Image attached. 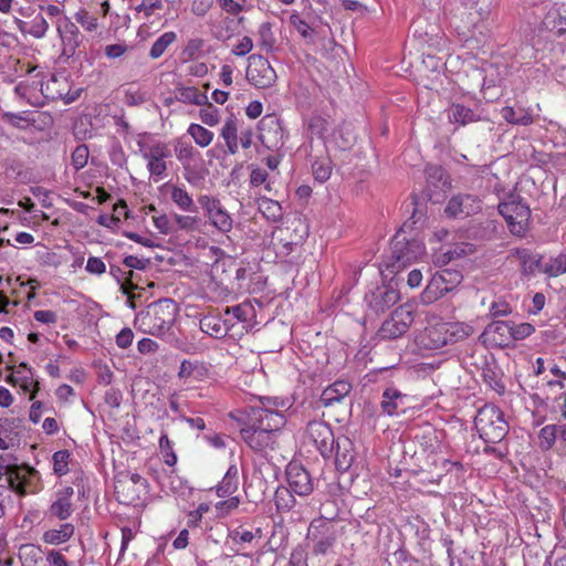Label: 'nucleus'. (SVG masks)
I'll use <instances>...</instances> for the list:
<instances>
[{"mask_svg": "<svg viewBox=\"0 0 566 566\" xmlns=\"http://www.w3.org/2000/svg\"><path fill=\"white\" fill-rule=\"evenodd\" d=\"M125 277V281L120 284V292L125 295H132L134 290L142 289L139 286L138 277L135 273L129 270Z\"/></svg>", "mask_w": 566, "mask_h": 566, "instance_id": "55", "label": "nucleus"}, {"mask_svg": "<svg viewBox=\"0 0 566 566\" xmlns=\"http://www.w3.org/2000/svg\"><path fill=\"white\" fill-rule=\"evenodd\" d=\"M224 314H232L239 322H247L249 316V306L239 304L232 307H227Z\"/></svg>", "mask_w": 566, "mask_h": 566, "instance_id": "60", "label": "nucleus"}, {"mask_svg": "<svg viewBox=\"0 0 566 566\" xmlns=\"http://www.w3.org/2000/svg\"><path fill=\"white\" fill-rule=\"evenodd\" d=\"M50 566H70L65 556L60 551H51L46 556Z\"/></svg>", "mask_w": 566, "mask_h": 566, "instance_id": "64", "label": "nucleus"}, {"mask_svg": "<svg viewBox=\"0 0 566 566\" xmlns=\"http://www.w3.org/2000/svg\"><path fill=\"white\" fill-rule=\"evenodd\" d=\"M535 331L534 326L530 323H521L512 325L511 337L520 340L530 336Z\"/></svg>", "mask_w": 566, "mask_h": 566, "instance_id": "56", "label": "nucleus"}, {"mask_svg": "<svg viewBox=\"0 0 566 566\" xmlns=\"http://www.w3.org/2000/svg\"><path fill=\"white\" fill-rule=\"evenodd\" d=\"M543 272L554 277L566 273V254L560 253L555 258H551L543 268Z\"/></svg>", "mask_w": 566, "mask_h": 566, "instance_id": "44", "label": "nucleus"}, {"mask_svg": "<svg viewBox=\"0 0 566 566\" xmlns=\"http://www.w3.org/2000/svg\"><path fill=\"white\" fill-rule=\"evenodd\" d=\"M174 221L176 222L178 229L184 231H192L196 229L199 219L192 216L175 213Z\"/></svg>", "mask_w": 566, "mask_h": 566, "instance_id": "54", "label": "nucleus"}, {"mask_svg": "<svg viewBox=\"0 0 566 566\" xmlns=\"http://www.w3.org/2000/svg\"><path fill=\"white\" fill-rule=\"evenodd\" d=\"M480 210L481 202L478 197L462 193L453 196L444 209L446 213L452 218H465Z\"/></svg>", "mask_w": 566, "mask_h": 566, "instance_id": "18", "label": "nucleus"}, {"mask_svg": "<svg viewBox=\"0 0 566 566\" xmlns=\"http://www.w3.org/2000/svg\"><path fill=\"white\" fill-rule=\"evenodd\" d=\"M332 169L324 163H314L313 175L314 178L319 182H325L331 177Z\"/></svg>", "mask_w": 566, "mask_h": 566, "instance_id": "57", "label": "nucleus"}, {"mask_svg": "<svg viewBox=\"0 0 566 566\" xmlns=\"http://www.w3.org/2000/svg\"><path fill=\"white\" fill-rule=\"evenodd\" d=\"M175 154L177 159L182 164L184 168L187 169L190 167L196 155H198V151L191 144L178 139L175 143Z\"/></svg>", "mask_w": 566, "mask_h": 566, "instance_id": "34", "label": "nucleus"}, {"mask_svg": "<svg viewBox=\"0 0 566 566\" xmlns=\"http://www.w3.org/2000/svg\"><path fill=\"white\" fill-rule=\"evenodd\" d=\"M239 486V469L235 464L228 468L222 481L217 486V494L221 497L230 496Z\"/></svg>", "mask_w": 566, "mask_h": 566, "instance_id": "29", "label": "nucleus"}, {"mask_svg": "<svg viewBox=\"0 0 566 566\" xmlns=\"http://www.w3.org/2000/svg\"><path fill=\"white\" fill-rule=\"evenodd\" d=\"M310 128L312 133L322 137L328 130V124L323 117L314 116L310 120Z\"/></svg>", "mask_w": 566, "mask_h": 566, "instance_id": "59", "label": "nucleus"}, {"mask_svg": "<svg viewBox=\"0 0 566 566\" xmlns=\"http://www.w3.org/2000/svg\"><path fill=\"white\" fill-rule=\"evenodd\" d=\"M163 9V0H142V2L138 6H136L135 11L138 13H143L144 18L148 20L151 15L158 13Z\"/></svg>", "mask_w": 566, "mask_h": 566, "instance_id": "47", "label": "nucleus"}, {"mask_svg": "<svg viewBox=\"0 0 566 566\" xmlns=\"http://www.w3.org/2000/svg\"><path fill=\"white\" fill-rule=\"evenodd\" d=\"M306 438L317 448L324 459L333 457L336 439L328 423L319 420L308 422Z\"/></svg>", "mask_w": 566, "mask_h": 566, "instance_id": "12", "label": "nucleus"}, {"mask_svg": "<svg viewBox=\"0 0 566 566\" xmlns=\"http://www.w3.org/2000/svg\"><path fill=\"white\" fill-rule=\"evenodd\" d=\"M33 473L34 470H31L30 468L8 464L4 467L3 475L10 490L19 495H25L28 493V475Z\"/></svg>", "mask_w": 566, "mask_h": 566, "instance_id": "19", "label": "nucleus"}, {"mask_svg": "<svg viewBox=\"0 0 566 566\" xmlns=\"http://www.w3.org/2000/svg\"><path fill=\"white\" fill-rule=\"evenodd\" d=\"M241 122L234 116H230L224 122L220 135L223 138L228 153L234 155L239 150V132Z\"/></svg>", "mask_w": 566, "mask_h": 566, "instance_id": "26", "label": "nucleus"}, {"mask_svg": "<svg viewBox=\"0 0 566 566\" xmlns=\"http://www.w3.org/2000/svg\"><path fill=\"white\" fill-rule=\"evenodd\" d=\"M74 534V526L70 523L60 525L56 530H49L43 534V541L48 544L59 545L69 541Z\"/></svg>", "mask_w": 566, "mask_h": 566, "instance_id": "32", "label": "nucleus"}, {"mask_svg": "<svg viewBox=\"0 0 566 566\" xmlns=\"http://www.w3.org/2000/svg\"><path fill=\"white\" fill-rule=\"evenodd\" d=\"M244 442L255 452H265L266 449H274L275 434L271 429L256 428L245 421L240 429Z\"/></svg>", "mask_w": 566, "mask_h": 566, "instance_id": "14", "label": "nucleus"}, {"mask_svg": "<svg viewBox=\"0 0 566 566\" xmlns=\"http://www.w3.org/2000/svg\"><path fill=\"white\" fill-rule=\"evenodd\" d=\"M286 480L290 489L300 496H307L314 490L310 473L303 465L296 462H291L286 467Z\"/></svg>", "mask_w": 566, "mask_h": 566, "instance_id": "17", "label": "nucleus"}, {"mask_svg": "<svg viewBox=\"0 0 566 566\" xmlns=\"http://www.w3.org/2000/svg\"><path fill=\"white\" fill-rule=\"evenodd\" d=\"M514 255L520 260L521 271L524 275H533L539 268L541 259L533 255L526 249H516Z\"/></svg>", "mask_w": 566, "mask_h": 566, "instance_id": "33", "label": "nucleus"}, {"mask_svg": "<svg viewBox=\"0 0 566 566\" xmlns=\"http://www.w3.org/2000/svg\"><path fill=\"white\" fill-rule=\"evenodd\" d=\"M334 516L321 515L311 522L306 538L312 543V553L314 555H325L335 545L337 532L331 521Z\"/></svg>", "mask_w": 566, "mask_h": 566, "instance_id": "3", "label": "nucleus"}, {"mask_svg": "<svg viewBox=\"0 0 566 566\" xmlns=\"http://www.w3.org/2000/svg\"><path fill=\"white\" fill-rule=\"evenodd\" d=\"M176 98L179 102L186 104H193L198 106H203L208 104V96L206 93L199 92L196 87L192 86H180L176 88Z\"/></svg>", "mask_w": 566, "mask_h": 566, "instance_id": "31", "label": "nucleus"}, {"mask_svg": "<svg viewBox=\"0 0 566 566\" xmlns=\"http://www.w3.org/2000/svg\"><path fill=\"white\" fill-rule=\"evenodd\" d=\"M139 150L144 159L147 160V168L151 176L164 177L167 171L166 158L170 157V149L167 144L156 142L151 145H146L138 142Z\"/></svg>", "mask_w": 566, "mask_h": 566, "instance_id": "13", "label": "nucleus"}, {"mask_svg": "<svg viewBox=\"0 0 566 566\" xmlns=\"http://www.w3.org/2000/svg\"><path fill=\"white\" fill-rule=\"evenodd\" d=\"M420 343L428 349H440L449 344L447 322L426 327L420 335Z\"/></svg>", "mask_w": 566, "mask_h": 566, "instance_id": "21", "label": "nucleus"}, {"mask_svg": "<svg viewBox=\"0 0 566 566\" xmlns=\"http://www.w3.org/2000/svg\"><path fill=\"white\" fill-rule=\"evenodd\" d=\"M205 106V108L199 111L201 122L211 127L218 125L220 122L219 109L209 102Z\"/></svg>", "mask_w": 566, "mask_h": 566, "instance_id": "49", "label": "nucleus"}, {"mask_svg": "<svg viewBox=\"0 0 566 566\" xmlns=\"http://www.w3.org/2000/svg\"><path fill=\"white\" fill-rule=\"evenodd\" d=\"M462 281V274L459 271L442 270L436 273L429 281L422 292L423 303L430 304L451 292Z\"/></svg>", "mask_w": 566, "mask_h": 566, "instance_id": "6", "label": "nucleus"}, {"mask_svg": "<svg viewBox=\"0 0 566 566\" xmlns=\"http://www.w3.org/2000/svg\"><path fill=\"white\" fill-rule=\"evenodd\" d=\"M49 30V23L43 14L35 15L28 27V34L35 39H42L45 36Z\"/></svg>", "mask_w": 566, "mask_h": 566, "instance_id": "45", "label": "nucleus"}, {"mask_svg": "<svg viewBox=\"0 0 566 566\" xmlns=\"http://www.w3.org/2000/svg\"><path fill=\"white\" fill-rule=\"evenodd\" d=\"M333 455L335 457V464L337 470H348L355 459L353 442L346 437L338 438L335 440Z\"/></svg>", "mask_w": 566, "mask_h": 566, "instance_id": "24", "label": "nucleus"}, {"mask_svg": "<svg viewBox=\"0 0 566 566\" xmlns=\"http://www.w3.org/2000/svg\"><path fill=\"white\" fill-rule=\"evenodd\" d=\"M400 298L399 292L390 285H380L365 296L368 308L375 314H381L394 306Z\"/></svg>", "mask_w": 566, "mask_h": 566, "instance_id": "15", "label": "nucleus"}, {"mask_svg": "<svg viewBox=\"0 0 566 566\" xmlns=\"http://www.w3.org/2000/svg\"><path fill=\"white\" fill-rule=\"evenodd\" d=\"M290 23L305 40L313 42V29L300 17V14H292Z\"/></svg>", "mask_w": 566, "mask_h": 566, "instance_id": "52", "label": "nucleus"}, {"mask_svg": "<svg viewBox=\"0 0 566 566\" xmlns=\"http://www.w3.org/2000/svg\"><path fill=\"white\" fill-rule=\"evenodd\" d=\"M8 380L12 385L19 386L25 394L29 392L30 400H33L39 391V382L33 379V373L25 363L15 367Z\"/></svg>", "mask_w": 566, "mask_h": 566, "instance_id": "20", "label": "nucleus"}, {"mask_svg": "<svg viewBox=\"0 0 566 566\" xmlns=\"http://www.w3.org/2000/svg\"><path fill=\"white\" fill-rule=\"evenodd\" d=\"M260 140L269 149H276L284 144V130L274 115L264 116L259 123Z\"/></svg>", "mask_w": 566, "mask_h": 566, "instance_id": "16", "label": "nucleus"}, {"mask_svg": "<svg viewBox=\"0 0 566 566\" xmlns=\"http://www.w3.org/2000/svg\"><path fill=\"white\" fill-rule=\"evenodd\" d=\"M259 210L263 213V216L273 221L277 222L282 220L283 211L280 203L275 200L269 198H260L259 199Z\"/></svg>", "mask_w": 566, "mask_h": 566, "instance_id": "35", "label": "nucleus"}, {"mask_svg": "<svg viewBox=\"0 0 566 566\" xmlns=\"http://www.w3.org/2000/svg\"><path fill=\"white\" fill-rule=\"evenodd\" d=\"M176 39H177V35L175 32H172V31L165 32L151 45L150 51H149V56L151 59L160 57L166 52L168 46L176 41Z\"/></svg>", "mask_w": 566, "mask_h": 566, "instance_id": "41", "label": "nucleus"}, {"mask_svg": "<svg viewBox=\"0 0 566 566\" xmlns=\"http://www.w3.org/2000/svg\"><path fill=\"white\" fill-rule=\"evenodd\" d=\"M480 437L488 443L501 442L509 432L503 412L494 405L481 407L474 418Z\"/></svg>", "mask_w": 566, "mask_h": 566, "instance_id": "1", "label": "nucleus"}, {"mask_svg": "<svg viewBox=\"0 0 566 566\" xmlns=\"http://www.w3.org/2000/svg\"><path fill=\"white\" fill-rule=\"evenodd\" d=\"M447 328L449 343L463 340L473 334V327L465 323L447 322Z\"/></svg>", "mask_w": 566, "mask_h": 566, "instance_id": "36", "label": "nucleus"}, {"mask_svg": "<svg viewBox=\"0 0 566 566\" xmlns=\"http://www.w3.org/2000/svg\"><path fill=\"white\" fill-rule=\"evenodd\" d=\"M134 333L130 328H123L116 336V344L120 348H127L132 345Z\"/></svg>", "mask_w": 566, "mask_h": 566, "instance_id": "63", "label": "nucleus"}, {"mask_svg": "<svg viewBox=\"0 0 566 566\" xmlns=\"http://www.w3.org/2000/svg\"><path fill=\"white\" fill-rule=\"evenodd\" d=\"M499 212L514 235L523 237L527 231L531 210L521 200L512 199L499 205Z\"/></svg>", "mask_w": 566, "mask_h": 566, "instance_id": "5", "label": "nucleus"}, {"mask_svg": "<svg viewBox=\"0 0 566 566\" xmlns=\"http://www.w3.org/2000/svg\"><path fill=\"white\" fill-rule=\"evenodd\" d=\"M199 326L201 332L213 338H223L228 334V328L219 316H203L200 319Z\"/></svg>", "mask_w": 566, "mask_h": 566, "instance_id": "28", "label": "nucleus"}, {"mask_svg": "<svg viewBox=\"0 0 566 566\" xmlns=\"http://www.w3.org/2000/svg\"><path fill=\"white\" fill-rule=\"evenodd\" d=\"M187 133L193 138L200 147H207L213 139V133L199 124H190Z\"/></svg>", "mask_w": 566, "mask_h": 566, "instance_id": "42", "label": "nucleus"}, {"mask_svg": "<svg viewBox=\"0 0 566 566\" xmlns=\"http://www.w3.org/2000/svg\"><path fill=\"white\" fill-rule=\"evenodd\" d=\"M415 319L411 305L397 307L380 326L378 334L384 339H396L407 333Z\"/></svg>", "mask_w": 566, "mask_h": 566, "instance_id": "7", "label": "nucleus"}, {"mask_svg": "<svg viewBox=\"0 0 566 566\" xmlns=\"http://www.w3.org/2000/svg\"><path fill=\"white\" fill-rule=\"evenodd\" d=\"M55 25L62 46L59 59L67 62L76 54V49L82 43V35L76 24L69 18H59L55 21Z\"/></svg>", "mask_w": 566, "mask_h": 566, "instance_id": "11", "label": "nucleus"}, {"mask_svg": "<svg viewBox=\"0 0 566 566\" xmlns=\"http://www.w3.org/2000/svg\"><path fill=\"white\" fill-rule=\"evenodd\" d=\"M271 405L272 400L270 398H261L259 405L248 408L247 421L256 428L271 429L274 433L280 431L286 422L285 416L277 410H273Z\"/></svg>", "mask_w": 566, "mask_h": 566, "instance_id": "4", "label": "nucleus"}, {"mask_svg": "<svg viewBox=\"0 0 566 566\" xmlns=\"http://www.w3.org/2000/svg\"><path fill=\"white\" fill-rule=\"evenodd\" d=\"M558 424H547L539 431V446L542 449L548 450L553 447L557 439Z\"/></svg>", "mask_w": 566, "mask_h": 566, "instance_id": "46", "label": "nucleus"}, {"mask_svg": "<svg viewBox=\"0 0 566 566\" xmlns=\"http://www.w3.org/2000/svg\"><path fill=\"white\" fill-rule=\"evenodd\" d=\"M70 452L67 450H59L53 454V470L57 475H64L69 471Z\"/></svg>", "mask_w": 566, "mask_h": 566, "instance_id": "50", "label": "nucleus"}, {"mask_svg": "<svg viewBox=\"0 0 566 566\" xmlns=\"http://www.w3.org/2000/svg\"><path fill=\"white\" fill-rule=\"evenodd\" d=\"M293 491L287 488H277L274 495V501L276 509L279 511H290L294 504L295 499L293 496Z\"/></svg>", "mask_w": 566, "mask_h": 566, "instance_id": "43", "label": "nucleus"}, {"mask_svg": "<svg viewBox=\"0 0 566 566\" xmlns=\"http://www.w3.org/2000/svg\"><path fill=\"white\" fill-rule=\"evenodd\" d=\"M239 503H240V500L238 496H231L228 500L218 502L216 504V509L221 515H227L231 511L235 510L238 507Z\"/></svg>", "mask_w": 566, "mask_h": 566, "instance_id": "58", "label": "nucleus"}, {"mask_svg": "<svg viewBox=\"0 0 566 566\" xmlns=\"http://www.w3.org/2000/svg\"><path fill=\"white\" fill-rule=\"evenodd\" d=\"M380 408L387 416H394L407 408V396L397 388L388 387L381 395Z\"/></svg>", "mask_w": 566, "mask_h": 566, "instance_id": "22", "label": "nucleus"}, {"mask_svg": "<svg viewBox=\"0 0 566 566\" xmlns=\"http://www.w3.org/2000/svg\"><path fill=\"white\" fill-rule=\"evenodd\" d=\"M85 270L92 274H103L106 265L99 258L91 256L87 259Z\"/></svg>", "mask_w": 566, "mask_h": 566, "instance_id": "61", "label": "nucleus"}, {"mask_svg": "<svg viewBox=\"0 0 566 566\" xmlns=\"http://www.w3.org/2000/svg\"><path fill=\"white\" fill-rule=\"evenodd\" d=\"M159 449L160 452L164 454L165 462L170 467L175 465L177 462V455L174 452L171 441L169 440L166 433H163L160 436Z\"/></svg>", "mask_w": 566, "mask_h": 566, "instance_id": "51", "label": "nucleus"}, {"mask_svg": "<svg viewBox=\"0 0 566 566\" xmlns=\"http://www.w3.org/2000/svg\"><path fill=\"white\" fill-rule=\"evenodd\" d=\"M14 420L0 418V450H7L13 443L17 432Z\"/></svg>", "mask_w": 566, "mask_h": 566, "instance_id": "39", "label": "nucleus"}, {"mask_svg": "<svg viewBox=\"0 0 566 566\" xmlns=\"http://www.w3.org/2000/svg\"><path fill=\"white\" fill-rule=\"evenodd\" d=\"M203 370H206L203 364L185 359L180 364L178 377L187 379L195 376L196 373L201 375Z\"/></svg>", "mask_w": 566, "mask_h": 566, "instance_id": "48", "label": "nucleus"}, {"mask_svg": "<svg viewBox=\"0 0 566 566\" xmlns=\"http://www.w3.org/2000/svg\"><path fill=\"white\" fill-rule=\"evenodd\" d=\"M448 117L454 123L467 125L475 120L473 111L461 104H454L448 111Z\"/></svg>", "mask_w": 566, "mask_h": 566, "instance_id": "37", "label": "nucleus"}, {"mask_svg": "<svg viewBox=\"0 0 566 566\" xmlns=\"http://www.w3.org/2000/svg\"><path fill=\"white\" fill-rule=\"evenodd\" d=\"M198 202L205 211L209 223L221 233H229L233 228V219L221 201L212 196L201 195Z\"/></svg>", "mask_w": 566, "mask_h": 566, "instance_id": "8", "label": "nucleus"}, {"mask_svg": "<svg viewBox=\"0 0 566 566\" xmlns=\"http://www.w3.org/2000/svg\"><path fill=\"white\" fill-rule=\"evenodd\" d=\"M352 390V385L346 380H336L321 395V402L323 406L328 407L335 402L342 401Z\"/></svg>", "mask_w": 566, "mask_h": 566, "instance_id": "27", "label": "nucleus"}, {"mask_svg": "<svg viewBox=\"0 0 566 566\" xmlns=\"http://www.w3.org/2000/svg\"><path fill=\"white\" fill-rule=\"evenodd\" d=\"M168 187L170 190V199L180 210L185 212L197 211V207L195 205L192 197L185 188L179 187L177 185H170Z\"/></svg>", "mask_w": 566, "mask_h": 566, "instance_id": "30", "label": "nucleus"}, {"mask_svg": "<svg viewBox=\"0 0 566 566\" xmlns=\"http://www.w3.org/2000/svg\"><path fill=\"white\" fill-rule=\"evenodd\" d=\"M542 23L545 30L556 35L564 34L566 32V6L555 4L545 14Z\"/></svg>", "mask_w": 566, "mask_h": 566, "instance_id": "23", "label": "nucleus"}, {"mask_svg": "<svg viewBox=\"0 0 566 566\" xmlns=\"http://www.w3.org/2000/svg\"><path fill=\"white\" fill-rule=\"evenodd\" d=\"M88 154H90L88 147L84 144L78 145L74 149V151L72 153V156H71V160H72V166L74 167L75 170H80L85 167V165L87 164Z\"/></svg>", "mask_w": 566, "mask_h": 566, "instance_id": "53", "label": "nucleus"}, {"mask_svg": "<svg viewBox=\"0 0 566 566\" xmlns=\"http://www.w3.org/2000/svg\"><path fill=\"white\" fill-rule=\"evenodd\" d=\"M74 494L72 486H65L56 492V500L50 506V513L60 520H66L73 512L71 499Z\"/></svg>", "mask_w": 566, "mask_h": 566, "instance_id": "25", "label": "nucleus"}, {"mask_svg": "<svg viewBox=\"0 0 566 566\" xmlns=\"http://www.w3.org/2000/svg\"><path fill=\"white\" fill-rule=\"evenodd\" d=\"M423 254L424 245L420 240H407L402 234L397 233L391 241V256L387 266L391 268L392 272H399Z\"/></svg>", "mask_w": 566, "mask_h": 566, "instance_id": "2", "label": "nucleus"}, {"mask_svg": "<svg viewBox=\"0 0 566 566\" xmlns=\"http://www.w3.org/2000/svg\"><path fill=\"white\" fill-rule=\"evenodd\" d=\"M258 35V45L266 53L272 52L276 42L272 31V25L269 22L262 23L259 27Z\"/></svg>", "mask_w": 566, "mask_h": 566, "instance_id": "40", "label": "nucleus"}, {"mask_svg": "<svg viewBox=\"0 0 566 566\" xmlns=\"http://www.w3.org/2000/svg\"><path fill=\"white\" fill-rule=\"evenodd\" d=\"M253 49V41L250 36H243L232 49V53L238 56L247 55Z\"/></svg>", "mask_w": 566, "mask_h": 566, "instance_id": "62", "label": "nucleus"}, {"mask_svg": "<svg viewBox=\"0 0 566 566\" xmlns=\"http://www.w3.org/2000/svg\"><path fill=\"white\" fill-rule=\"evenodd\" d=\"M501 115L507 123L515 125L527 126L533 123L532 115L524 109L516 112L513 107L505 106L502 108Z\"/></svg>", "mask_w": 566, "mask_h": 566, "instance_id": "38", "label": "nucleus"}, {"mask_svg": "<svg viewBox=\"0 0 566 566\" xmlns=\"http://www.w3.org/2000/svg\"><path fill=\"white\" fill-rule=\"evenodd\" d=\"M277 75L270 62L260 54L249 56L247 80L258 88H269L276 82Z\"/></svg>", "mask_w": 566, "mask_h": 566, "instance_id": "9", "label": "nucleus"}, {"mask_svg": "<svg viewBox=\"0 0 566 566\" xmlns=\"http://www.w3.org/2000/svg\"><path fill=\"white\" fill-rule=\"evenodd\" d=\"M176 305L171 300L159 301L148 311L146 323L150 334H163L167 332L175 321Z\"/></svg>", "mask_w": 566, "mask_h": 566, "instance_id": "10", "label": "nucleus"}]
</instances>
